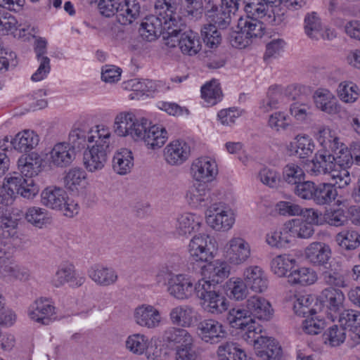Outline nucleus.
Returning <instances> with one entry per match:
<instances>
[{
  "instance_id": "44",
  "label": "nucleus",
  "mask_w": 360,
  "mask_h": 360,
  "mask_svg": "<svg viewBox=\"0 0 360 360\" xmlns=\"http://www.w3.org/2000/svg\"><path fill=\"white\" fill-rule=\"evenodd\" d=\"M359 87L351 80L340 82L336 89L338 98L344 103L353 104L359 97Z\"/></svg>"
},
{
  "instance_id": "11",
  "label": "nucleus",
  "mask_w": 360,
  "mask_h": 360,
  "mask_svg": "<svg viewBox=\"0 0 360 360\" xmlns=\"http://www.w3.org/2000/svg\"><path fill=\"white\" fill-rule=\"evenodd\" d=\"M151 340L145 334L135 333L128 335L124 342L125 349L134 355H145L147 360H157L162 350L158 345L150 347Z\"/></svg>"
},
{
  "instance_id": "8",
  "label": "nucleus",
  "mask_w": 360,
  "mask_h": 360,
  "mask_svg": "<svg viewBox=\"0 0 360 360\" xmlns=\"http://www.w3.org/2000/svg\"><path fill=\"white\" fill-rule=\"evenodd\" d=\"M205 220L207 225L217 231L230 230L236 221L233 210L224 203H214L205 212Z\"/></svg>"
},
{
  "instance_id": "10",
  "label": "nucleus",
  "mask_w": 360,
  "mask_h": 360,
  "mask_svg": "<svg viewBox=\"0 0 360 360\" xmlns=\"http://www.w3.org/2000/svg\"><path fill=\"white\" fill-rule=\"evenodd\" d=\"M184 27L185 24L184 23L179 31L165 37V44L170 48L176 47L178 45L182 53L194 56L201 49L200 39L198 34L192 30L181 32Z\"/></svg>"
},
{
  "instance_id": "3",
  "label": "nucleus",
  "mask_w": 360,
  "mask_h": 360,
  "mask_svg": "<svg viewBox=\"0 0 360 360\" xmlns=\"http://www.w3.org/2000/svg\"><path fill=\"white\" fill-rule=\"evenodd\" d=\"M39 188L33 178H27L19 173L13 172L5 178L0 185V205L11 204L15 195L24 198L32 199L39 193Z\"/></svg>"
},
{
  "instance_id": "50",
  "label": "nucleus",
  "mask_w": 360,
  "mask_h": 360,
  "mask_svg": "<svg viewBox=\"0 0 360 360\" xmlns=\"http://www.w3.org/2000/svg\"><path fill=\"white\" fill-rule=\"evenodd\" d=\"M289 112L294 120L299 123H306L311 115V105L307 98L295 99L290 104Z\"/></svg>"
},
{
  "instance_id": "53",
  "label": "nucleus",
  "mask_w": 360,
  "mask_h": 360,
  "mask_svg": "<svg viewBox=\"0 0 360 360\" xmlns=\"http://www.w3.org/2000/svg\"><path fill=\"white\" fill-rule=\"evenodd\" d=\"M201 96L207 106H212L222 98V91L219 82L212 80L201 87Z\"/></svg>"
},
{
  "instance_id": "39",
  "label": "nucleus",
  "mask_w": 360,
  "mask_h": 360,
  "mask_svg": "<svg viewBox=\"0 0 360 360\" xmlns=\"http://www.w3.org/2000/svg\"><path fill=\"white\" fill-rule=\"evenodd\" d=\"M339 322L345 329H348L352 340L360 343V312L354 309H347L340 314Z\"/></svg>"
},
{
  "instance_id": "20",
  "label": "nucleus",
  "mask_w": 360,
  "mask_h": 360,
  "mask_svg": "<svg viewBox=\"0 0 360 360\" xmlns=\"http://www.w3.org/2000/svg\"><path fill=\"white\" fill-rule=\"evenodd\" d=\"M243 277L249 289L255 293H263L269 288L268 275L260 266H247L243 271Z\"/></svg>"
},
{
  "instance_id": "45",
  "label": "nucleus",
  "mask_w": 360,
  "mask_h": 360,
  "mask_svg": "<svg viewBox=\"0 0 360 360\" xmlns=\"http://www.w3.org/2000/svg\"><path fill=\"white\" fill-rule=\"evenodd\" d=\"M272 6H269L268 3L263 0H246L245 6V11L247 17L253 19L265 18L271 19V13Z\"/></svg>"
},
{
  "instance_id": "35",
  "label": "nucleus",
  "mask_w": 360,
  "mask_h": 360,
  "mask_svg": "<svg viewBox=\"0 0 360 360\" xmlns=\"http://www.w3.org/2000/svg\"><path fill=\"white\" fill-rule=\"evenodd\" d=\"M319 299L330 312L338 313L344 308L345 296L338 288L333 287L324 288L320 293Z\"/></svg>"
},
{
  "instance_id": "13",
  "label": "nucleus",
  "mask_w": 360,
  "mask_h": 360,
  "mask_svg": "<svg viewBox=\"0 0 360 360\" xmlns=\"http://www.w3.org/2000/svg\"><path fill=\"white\" fill-rule=\"evenodd\" d=\"M133 320L141 328L154 330L162 325L164 319L159 309L153 304L144 303L134 308Z\"/></svg>"
},
{
  "instance_id": "6",
  "label": "nucleus",
  "mask_w": 360,
  "mask_h": 360,
  "mask_svg": "<svg viewBox=\"0 0 360 360\" xmlns=\"http://www.w3.org/2000/svg\"><path fill=\"white\" fill-rule=\"evenodd\" d=\"M224 258L233 266H241L251 258L250 243L243 237L233 236L221 248Z\"/></svg>"
},
{
  "instance_id": "51",
  "label": "nucleus",
  "mask_w": 360,
  "mask_h": 360,
  "mask_svg": "<svg viewBox=\"0 0 360 360\" xmlns=\"http://www.w3.org/2000/svg\"><path fill=\"white\" fill-rule=\"evenodd\" d=\"M226 320L231 328L241 329L245 328L255 319L250 316L247 308L244 306L231 309L228 312Z\"/></svg>"
},
{
  "instance_id": "46",
  "label": "nucleus",
  "mask_w": 360,
  "mask_h": 360,
  "mask_svg": "<svg viewBox=\"0 0 360 360\" xmlns=\"http://www.w3.org/2000/svg\"><path fill=\"white\" fill-rule=\"evenodd\" d=\"M25 219L27 223L39 229H43L51 222L49 212L44 208L36 206L26 210Z\"/></svg>"
},
{
  "instance_id": "18",
  "label": "nucleus",
  "mask_w": 360,
  "mask_h": 360,
  "mask_svg": "<svg viewBox=\"0 0 360 360\" xmlns=\"http://www.w3.org/2000/svg\"><path fill=\"white\" fill-rule=\"evenodd\" d=\"M75 158V149L67 142L56 143L48 155L50 165L58 168L68 167Z\"/></svg>"
},
{
  "instance_id": "19",
  "label": "nucleus",
  "mask_w": 360,
  "mask_h": 360,
  "mask_svg": "<svg viewBox=\"0 0 360 360\" xmlns=\"http://www.w3.org/2000/svg\"><path fill=\"white\" fill-rule=\"evenodd\" d=\"M199 313L191 305L179 304L171 309L169 318L176 326L191 328L199 321Z\"/></svg>"
},
{
  "instance_id": "21",
  "label": "nucleus",
  "mask_w": 360,
  "mask_h": 360,
  "mask_svg": "<svg viewBox=\"0 0 360 360\" xmlns=\"http://www.w3.org/2000/svg\"><path fill=\"white\" fill-rule=\"evenodd\" d=\"M110 151L87 146L83 153V165L89 173L102 171L106 166Z\"/></svg>"
},
{
  "instance_id": "33",
  "label": "nucleus",
  "mask_w": 360,
  "mask_h": 360,
  "mask_svg": "<svg viewBox=\"0 0 360 360\" xmlns=\"http://www.w3.org/2000/svg\"><path fill=\"white\" fill-rule=\"evenodd\" d=\"M316 140L321 147L319 150L333 154L345 143L341 141L337 132L329 127L323 126L319 129Z\"/></svg>"
},
{
  "instance_id": "5",
  "label": "nucleus",
  "mask_w": 360,
  "mask_h": 360,
  "mask_svg": "<svg viewBox=\"0 0 360 360\" xmlns=\"http://www.w3.org/2000/svg\"><path fill=\"white\" fill-rule=\"evenodd\" d=\"M41 202L43 205L60 211L68 217H72L79 212V205L68 198L65 190L59 187L49 186L42 191Z\"/></svg>"
},
{
  "instance_id": "48",
  "label": "nucleus",
  "mask_w": 360,
  "mask_h": 360,
  "mask_svg": "<svg viewBox=\"0 0 360 360\" xmlns=\"http://www.w3.org/2000/svg\"><path fill=\"white\" fill-rule=\"evenodd\" d=\"M238 28L243 30L245 36L250 39L261 38L265 31V27L261 21L251 18H240L238 22Z\"/></svg>"
},
{
  "instance_id": "34",
  "label": "nucleus",
  "mask_w": 360,
  "mask_h": 360,
  "mask_svg": "<svg viewBox=\"0 0 360 360\" xmlns=\"http://www.w3.org/2000/svg\"><path fill=\"white\" fill-rule=\"evenodd\" d=\"M141 13V5L137 0H121L117 5L116 19L123 25H131Z\"/></svg>"
},
{
  "instance_id": "30",
  "label": "nucleus",
  "mask_w": 360,
  "mask_h": 360,
  "mask_svg": "<svg viewBox=\"0 0 360 360\" xmlns=\"http://www.w3.org/2000/svg\"><path fill=\"white\" fill-rule=\"evenodd\" d=\"M206 184L194 182L186 191V200L191 207L200 209L212 201L210 189Z\"/></svg>"
},
{
  "instance_id": "40",
  "label": "nucleus",
  "mask_w": 360,
  "mask_h": 360,
  "mask_svg": "<svg viewBox=\"0 0 360 360\" xmlns=\"http://www.w3.org/2000/svg\"><path fill=\"white\" fill-rule=\"evenodd\" d=\"M317 280L316 271L310 267H299L288 275V283L293 285L308 286L315 283Z\"/></svg>"
},
{
  "instance_id": "12",
  "label": "nucleus",
  "mask_w": 360,
  "mask_h": 360,
  "mask_svg": "<svg viewBox=\"0 0 360 360\" xmlns=\"http://www.w3.org/2000/svg\"><path fill=\"white\" fill-rule=\"evenodd\" d=\"M198 281L194 284L191 276L186 274L172 275L167 283V290L170 296L178 300H186L195 292L198 295Z\"/></svg>"
},
{
  "instance_id": "43",
  "label": "nucleus",
  "mask_w": 360,
  "mask_h": 360,
  "mask_svg": "<svg viewBox=\"0 0 360 360\" xmlns=\"http://www.w3.org/2000/svg\"><path fill=\"white\" fill-rule=\"evenodd\" d=\"M297 264V260L289 254H281L274 257L270 263L271 271L279 278L287 276Z\"/></svg>"
},
{
  "instance_id": "42",
  "label": "nucleus",
  "mask_w": 360,
  "mask_h": 360,
  "mask_svg": "<svg viewBox=\"0 0 360 360\" xmlns=\"http://www.w3.org/2000/svg\"><path fill=\"white\" fill-rule=\"evenodd\" d=\"M87 174L81 167L70 169L64 177V184L67 189L78 192L87 185Z\"/></svg>"
},
{
  "instance_id": "27",
  "label": "nucleus",
  "mask_w": 360,
  "mask_h": 360,
  "mask_svg": "<svg viewBox=\"0 0 360 360\" xmlns=\"http://www.w3.org/2000/svg\"><path fill=\"white\" fill-rule=\"evenodd\" d=\"M231 266L225 259H217L207 262L202 268V278L217 285L219 281L229 277L231 274Z\"/></svg>"
},
{
  "instance_id": "57",
  "label": "nucleus",
  "mask_w": 360,
  "mask_h": 360,
  "mask_svg": "<svg viewBox=\"0 0 360 360\" xmlns=\"http://www.w3.org/2000/svg\"><path fill=\"white\" fill-rule=\"evenodd\" d=\"M305 34L311 39L318 40L323 35L321 20L315 12L307 13L304 20Z\"/></svg>"
},
{
  "instance_id": "41",
  "label": "nucleus",
  "mask_w": 360,
  "mask_h": 360,
  "mask_svg": "<svg viewBox=\"0 0 360 360\" xmlns=\"http://www.w3.org/2000/svg\"><path fill=\"white\" fill-rule=\"evenodd\" d=\"M41 165V159L35 153L22 155L18 160V169L20 172V174L27 178H32L37 175L40 172Z\"/></svg>"
},
{
  "instance_id": "4",
  "label": "nucleus",
  "mask_w": 360,
  "mask_h": 360,
  "mask_svg": "<svg viewBox=\"0 0 360 360\" xmlns=\"http://www.w3.org/2000/svg\"><path fill=\"white\" fill-rule=\"evenodd\" d=\"M217 285L205 278L198 280V297L202 309L211 315L219 316L226 311L229 302L224 295L217 290Z\"/></svg>"
},
{
  "instance_id": "17",
  "label": "nucleus",
  "mask_w": 360,
  "mask_h": 360,
  "mask_svg": "<svg viewBox=\"0 0 360 360\" xmlns=\"http://www.w3.org/2000/svg\"><path fill=\"white\" fill-rule=\"evenodd\" d=\"M197 333L203 342L210 344L219 342L227 334L223 324L213 319L200 321L197 327Z\"/></svg>"
},
{
  "instance_id": "9",
  "label": "nucleus",
  "mask_w": 360,
  "mask_h": 360,
  "mask_svg": "<svg viewBox=\"0 0 360 360\" xmlns=\"http://www.w3.org/2000/svg\"><path fill=\"white\" fill-rule=\"evenodd\" d=\"M218 165L216 160L203 155L193 159L189 167V175L195 183L210 184L217 177Z\"/></svg>"
},
{
  "instance_id": "23",
  "label": "nucleus",
  "mask_w": 360,
  "mask_h": 360,
  "mask_svg": "<svg viewBox=\"0 0 360 360\" xmlns=\"http://www.w3.org/2000/svg\"><path fill=\"white\" fill-rule=\"evenodd\" d=\"M332 250L329 245L323 242H312L304 251L305 259L314 266L326 265L331 258Z\"/></svg>"
},
{
  "instance_id": "29",
  "label": "nucleus",
  "mask_w": 360,
  "mask_h": 360,
  "mask_svg": "<svg viewBox=\"0 0 360 360\" xmlns=\"http://www.w3.org/2000/svg\"><path fill=\"white\" fill-rule=\"evenodd\" d=\"M87 274L93 282L102 287L112 285L118 280V274L115 269L100 264L91 266Z\"/></svg>"
},
{
  "instance_id": "63",
  "label": "nucleus",
  "mask_w": 360,
  "mask_h": 360,
  "mask_svg": "<svg viewBox=\"0 0 360 360\" xmlns=\"http://www.w3.org/2000/svg\"><path fill=\"white\" fill-rule=\"evenodd\" d=\"M304 176L303 169L297 164L289 163L283 168V179L288 184L296 185L304 180Z\"/></svg>"
},
{
  "instance_id": "62",
  "label": "nucleus",
  "mask_w": 360,
  "mask_h": 360,
  "mask_svg": "<svg viewBox=\"0 0 360 360\" xmlns=\"http://www.w3.org/2000/svg\"><path fill=\"white\" fill-rule=\"evenodd\" d=\"M333 155H334L335 165H336L335 168L337 170L345 169L348 171V168L354 163L353 155L345 144L335 153H333Z\"/></svg>"
},
{
  "instance_id": "14",
  "label": "nucleus",
  "mask_w": 360,
  "mask_h": 360,
  "mask_svg": "<svg viewBox=\"0 0 360 360\" xmlns=\"http://www.w3.org/2000/svg\"><path fill=\"white\" fill-rule=\"evenodd\" d=\"M300 89L296 86L290 85L285 89L279 86H271L266 94L259 104V108L264 112H269L276 109L282 104H285L287 100H295L297 98V92Z\"/></svg>"
},
{
  "instance_id": "24",
  "label": "nucleus",
  "mask_w": 360,
  "mask_h": 360,
  "mask_svg": "<svg viewBox=\"0 0 360 360\" xmlns=\"http://www.w3.org/2000/svg\"><path fill=\"white\" fill-rule=\"evenodd\" d=\"M144 131L141 133L139 142H143L148 149L155 150L161 148L168 139V134L161 125L151 124L148 120Z\"/></svg>"
},
{
  "instance_id": "56",
  "label": "nucleus",
  "mask_w": 360,
  "mask_h": 360,
  "mask_svg": "<svg viewBox=\"0 0 360 360\" xmlns=\"http://www.w3.org/2000/svg\"><path fill=\"white\" fill-rule=\"evenodd\" d=\"M226 290L231 298L241 301L248 297L250 289L243 278L233 277L226 282Z\"/></svg>"
},
{
  "instance_id": "59",
  "label": "nucleus",
  "mask_w": 360,
  "mask_h": 360,
  "mask_svg": "<svg viewBox=\"0 0 360 360\" xmlns=\"http://www.w3.org/2000/svg\"><path fill=\"white\" fill-rule=\"evenodd\" d=\"M314 300L310 295H297L293 303V309L296 314L304 317L315 315L316 310L311 307Z\"/></svg>"
},
{
  "instance_id": "64",
  "label": "nucleus",
  "mask_w": 360,
  "mask_h": 360,
  "mask_svg": "<svg viewBox=\"0 0 360 360\" xmlns=\"http://www.w3.org/2000/svg\"><path fill=\"white\" fill-rule=\"evenodd\" d=\"M289 116L283 111L271 114L268 119V126L276 131L285 130L290 126Z\"/></svg>"
},
{
  "instance_id": "58",
  "label": "nucleus",
  "mask_w": 360,
  "mask_h": 360,
  "mask_svg": "<svg viewBox=\"0 0 360 360\" xmlns=\"http://www.w3.org/2000/svg\"><path fill=\"white\" fill-rule=\"evenodd\" d=\"M136 118V115L130 111H122L116 115L113 121L114 133L119 137H124V133L130 124Z\"/></svg>"
},
{
  "instance_id": "25",
  "label": "nucleus",
  "mask_w": 360,
  "mask_h": 360,
  "mask_svg": "<svg viewBox=\"0 0 360 360\" xmlns=\"http://www.w3.org/2000/svg\"><path fill=\"white\" fill-rule=\"evenodd\" d=\"M202 226V219L197 214L184 212L179 214L176 219L175 230L181 236L189 237L199 232Z\"/></svg>"
},
{
  "instance_id": "47",
  "label": "nucleus",
  "mask_w": 360,
  "mask_h": 360,
  "mask_svg": "<svg viewBox=\"0 0 360 360\" xmlns=\"http://www.w3.org/2000/svg\"><path fill=\"white\" fill-rule=\"evenodd\" d=\"M240 330L243 332L242 334L243 339L248 344L252 345L255 351L261 348V345L264 342V341H267L266 336L260 335L262 332L261 326L255 320Z\"/></svg>"
},
{
  "instance_id": "61",
  "label": "nucleus",
  "mask_w": 360,
  "mask_h": 360,
  "mask_svg": "<svg viewBox=\"0 0 360 360\" xmlns=\"http://www.w3.org/2000/svg\"><path fill=\"white\" fill-rule=\"evenodd\" d=\"M211 9L207 11V15L210 18L213 25L219 28L226 27L231 22L232 13H229L227 10L223 9L221 7L218 10L217 7L214 4L210 5Z\"/></svg>"
},
{
  "instance_id": "28",
  "label": "nucleus",
  "mask_w": 360,
  "mask_h": 360,
  "mask_svg": "<svg viewBox=\"0 0 360 360\" xmlns=\"http://www.w3.org/2000/svg\"><path fill=\"white\" fill-rule=\"evenodd\" d=\"M245 307L251 317L269 321L273 316L274 309L271 304L264 297L256 295H252L246 300Z\"/></svg>"
},
{
  "instance_id": "16",
  "label": "nucleus",
  "mask_w": 360,
  "mask_h": 360,
  "mask_svg": "<svg viewBox=\"0 0 360 360\" xmlns=\"http://www.w3.org/2000/svg\"><path fill=\"white\" fill-rule=\"evenodd\" d=\"M29 318L42 325H49L56 319V308L48 298L39 297L33 302L27 310Z\"/></svg>"
},
{
  "instance_id": "31",
  "label": "nucleus",
  "mask_w": 360,
  "mask_h": 360,
  "mask_svg": "<svg viewBox=\"0 0 360 360\" xmlns=\"http://www.w3.org/2000/svg\"><path fill=\"white\" fill-rule=\"evenodd\" d=\"M316 106L321 111L334 115L341 112L342 106L333 94L327 89L320 88L314 94Z\"/></svg>"
},
{
  "instance_id": "22",
  "label": "nucleus",
  "mask_w": 360,
  "mask_h": 360,
  "mask_svg": "<svg viewBox=\"0 0 360 360\" xmlns=\"http://www.w3.org/2000/svg\"><path fill=\"white\" fill-rule=\"evenodd\" d=\"M191 146L184 140H175L167 144L164 149V158L170 165H181L191 155Z\"/></svg>"
},
{
  "instance_id": "32",
  "label": "nucleus",
  "mask_w": 360,
  "mask_h": 360,
  "mask_svg": "<svg viewBox=\"0 0 360 360\" xmlns=\"http://www.w3.org/2000/svg\"><path fill=\"white\" fill-rule=\"evenodd\" d=\"M112 134L109 127L103 124H96L89 129L87 146L110 151Z\"/></svg>"
},
{
  "instance_id": "36",
  "label": "nucleus",
  "mask_w": 360,
  "mask_h": 360,
  "mask_svg": "<svg viewBox=\"0 0 360 360\" xmlns=\"http://www.w3.org/2000/svg\"><path fill=\"white\" fill-rule=\"evenodd\" d=\"M134 165V158L131 150L122 148L115 152L112 159V168L117 174H129Z\"/></svg>"
},
{
  "instance_id": "7",
  "label": "nucleus",
  "mask_w": 360,
  "mask_h": 360,
  "mask_svg": "<svg viewBox=\"0 0 360 360\" xmlns=\"http://www.w3.org/2000/svg\"><path fill=\"white\" fill-rule=\"evenodd\" d=\"M189 257L195 262H207L217 254L216 240L207 233L195 234L188 245Z\"/></svg>"
},
{
  "instance_id": "49",
  "label": "nucleus",
  "mask_w": 360,
  "mask_h": 360,
  "mask_svg": "<svg viewBox=\"0 0 360 360\" xmlns=\"http://www.w3.org/2000/svg\"><path fill=\"white\" fill-rule=\"evenodd\" d=\"M219 360H247L245 351L233 342H226L217 349Z\"/></svg>"
},
{
  "instance_id": "52",
  "label": "nucleus",
  "mask_w": 360,
  "mask_h": 360,
  "mask_svg": "<svg viewBox=\"0 0 360 360\" xmlns=\"http://www.w3.org/2000/svg\"><path fill=\"white\" fill-rule=\"evenodd\" d=\"M147 82L148 79H132L124 82L122 87L131 91L129 95L130 99L140 100L150 96Z\"/></svg>"
},
{
  "instance_id": "54",
  "label": "nucleus",
  "mask_w": 360,
  "mask_h": 360,
  "mask_svg": "<svg viewBox=\"0 0 360 360\" xmlns=\"http://www.w3.org/2000/svg\"><path fill=\"white\" fill-rule=\"evenodd\" d=\"M338 195L336 188L332 184L322 183L315 186L314 201L319 205L330 203Z\"/></svg>"
},
{
  "instance_id": "1",
  "label": "nucleus",
  "mask_w": 360,
  "mask_h": 360,
  "mask_svg": "<svg viewBox=\"0 0 360 360\" xmlns=\"http://www.w3.org/2000/svg\"><path fill=\"white\" fill-rule=\"evenodd\" d=\"M174 0H156L155 15L144 18L139 30L141 37L148 41L155 40L162 34L163 38L176 33L184 25V21L176 13Z\"/></svg>"
},
{
  "instance_id": "60",
  "label": "nucleus",
  "mask_w": 360,
  "mask_h": 360,
  "mask_svg": "<svg viewBox=\"0 0 360 360\" xmlns=\"http://www.w3.org/2000/svg\"><path fill=\"white\" fill-rule=\"evenodd\" d=\"M335 240L346 250H354L360 245V235L355 231H343L337 234Z\"/></svg>"
},
{
  "instance_id": "2",
  "label": "nucleus",
  "mask_w": 360,
  "mask_h": 360,
  "mask_svg": "<svg viewBox=\"0 0 360 360\" xmlns=\"http://www.w3.org/2000/svg\"><path fill=\"white\" fill-rule=\"evenodd\" d=\"M334 155L317 150L312 160L307 165V173L313 176L328 174L339 188H344L351 183L349 171L337 170Z\"/></svg>"
},
{
  "instance_id": "37",
  "label": "nucleus",
  "mask_w": 360,
  "mask_h": 360,
  "mask_svg": "<svg viewBox=\"0 0 360 360\" xmlns=\"http://www.w3.org/2000/svg\"><path fill=\"white\" fill-rule=\"evenodd\" d=\"M315 149V144L312 139L307 134H298L293 141L287 146V150L290 155H296L300 158L309 157Z\"/></svg>"
},
{
  "instance_id": "55",
  "label": "nucleus",
  "mask_w": 360,
  "mask_h": 360,
  "mask_svg": "<svg viewBox=\"0 0 360 360\" xmlns=\"http://www.w3.org/2000/svg\"><path fill=\"white\" fill-rule=\"evenodd\" d=\"M266 340L255 351L257 355L263 360H279L282 354L281 346L275 339L266 337Z\"/></svg>"
},
{
  "instance_id": "15",
  "label": "nucleus",
  "mask_w": 360,
  "mask_h": 360,
  "mask_svg": "<svg viewBox=\"0 0 360 360\" xmlns=\"http://www.w3.org/2000/svg\"><path fill=\"white\" fill-rule=\"evenodd\" d=\"M85 282V277L79 273L73 264H63L52 276L50 283L55 288H61L66 283L72 288H79Z\"/></svg>"
},
{
  "instance_id": "38",
  "label": "nucleus",
  "mask_w": 360,
  "mask_h": 360,
  "mask_svg": "<svg viewBox=\"0 0 360 360\" xmlns=\"http://www.w3.org/2000/svg\"><path fill=\"white\" fill-rule=\"evenodd\" d=\"M39 142V135L34 131L25 129L18 132L11 140L12 147L20 153H27L37 146Z\"/></svg>"
},
{
  "instance_id": "26",
  "label": "nucleus",
  "mask_w": 360,
  "mask_h": 360,
  "mask_svg": "<svg viewBox=\"0 0 360 360\" xmlns=\"http://www.w3.org/2000/svg\"><path fill=\"white\" fill-rule=\"evenodd\" d=\"M185 328L176 326L167 327L162 333L163 342L176 350L177 348L193 345L194 343L193 337Z\"/></svg>"
}]
</instances>
